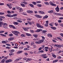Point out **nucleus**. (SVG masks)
I'll return each instance as SVG.
<instances>
[{
    "label": "nucleus",
    "mask_w": 63,
    "mask_h": 63,
    "mask_svg": "<svg viewBox=\"0 0 63 63\" xmlns=\"http://www.w3.org/2000/svg\"><path fill=\"white\" fill-rule=\"evenodd\" d=\"M42 11H38V13L40 14H42Z\"/></svg>",
    "instance_id": "57"
},
{
    "label": "nucleus",
    "mask_w": 63,
    "mask_h": 63,
    "mask_svg": "<svg viewBox=\"0 0 63 63\" xmlns=\"http://www.w3.org/2000/svg\"><path fill=\"white\" fill-rule=\"evenodd\" d=\"M23 3H24L25 5H27V2L25 1H24V2H23Z\"/></svg>",
    "instance_id": "35"
},
{
    "label": "nucleus",
    "mask_w": 63,
    "mask_h": 63,
    "mask_svg": "<svg viewBox=\"0 0 63 63\" xmlns=\"http://www.w3.org/2000/svg\"><path fill=\"white\" fill-rule=\"evenodd\" d=\"M44 3L45 4H46L47 5H48V3L47 2H45Z\"/></svg>",
    "instance_id": "37"
},
{
    "label": "nucleus",
    "mask_w": 63,
    "mask_h": 63,
    "mask_svg": "<svg viewBox=\"0 0 63 63\" xmlns=\"http://www.w3.org/2000/svg\"><path fill=\"white\" fill-rule=\"evenodd\" d=\"M35 16L36 17H38V18H42V17L41 16H40L39 15L37 14L35 15Z\"/></svg>",
    "instance_id": "10"
},
{
    "label": "nucleus",
    "mask_w": 63,
    "mask_h": 63,
    "mask_svg": "<svg viewBox=\"0 0 63 63\" xmlns=\"http://www.w3.org/2000/svg\"><path fill=\"white\" fill-rule=\"evenodd\" d=\"M22 52V51L20 50L17 52V54H20V53H21Z\"/></svg>",
    "instance_id": "20"
},
{
    "label": "nucleus",
    "mask_w": 63,
    "mask_h": 63,
    "mask_svg": "<svg viewBox=\"0 0 63 63\" xmlns=\"http://www.w3.org/2000/svg\"><path fill=\"white\" fill-rule=\"evenodd\" d=\"M37 26L38 27V28H43L44 27L42 25H41V24L38 23H37L36 24Z\"/></svg>",
    "instance_id": "2"
},
{
    "label": "nucleus",
    "mask_w": 63,
    "mask_h": 63,
    "mask_svg": "<svg viewBox=\"0 0 63 63\" xmlns=\"http://www.w3.org/2000/svg\"><path fill=\"white\" fill-rule=\"evenodd\" d=\"M60 35H61V36H62V37H63V33H61L60 34Z\"/></svg>",
    "instance_id": "63"
},
{
    "label": "nucleus",
    "mask_w": 63,
    "mask_h": 63,
    "mask_svg": "<svg viewBox=\"0 0 63 63\" xmlns=\"http://www.w3.org/2000/svg\"><path fill=\"white\" fill-rule=\"evenodd\" d=\"M26 59H27V58L24 57L23 58V60H26Z\"/></svg>",
    "instance_id": "53"
},
{
    "label": "nucleus",
    "mask_w": 63,
    "mask_h": 63,
    "mask_svg": "<svg viewBox=\"0 0 63 63\" xmlns=\"http://www.w3.org/2000/svg\"><path fill=\"white\" fill-rule=\"evenodd\" d=\"M48 17V16L47 15H45V16L44 17L43 19H45V18H47Z\"/></svg>",
    "instance_id": "28"
},
{
    "label": "nucleus",
    "mask_w": 63,
    "mask_h": 63,
    "mask_svg": "<svg viewBox=\"0 0 63 63\" xmlns=\"http://www.w3.org/2000/svg\"><path fill=\"white\" fill-rule=\"evenodd\" d=\"M7 13L8 14H11V12L9 11H7Z\"/></svg>",
    "instance_id": "40"
},
{
    "label": "nucleus",
    "mask_w": 63,
    "mask_h": 63,
    "mask_svg": "<svg viewBox=\"0 0 63 63\" xmlns=\"http://www.w3.org/2000/svg\"><path fill=\"white\" fill-rule=\"evenodd\" d=\"M0 17L1 18H5V17L3 16H0Z\"/></svg>",
    "instance_id": "46"
},
{
    "label": "nucleus",
    "mask_w": 63,
    "mask_h": 63,
    "mask_svg": "<svg viewBox=\"0 0 63 63\" xmlns=\"http://www.w3.org/2000/svg\"><path fill=\"white\" fill-rule=\"evenodd\" d=\"M58 61V60H54L53 61V63H55V62H56Z\"/></svg>",
    "instance_id": "31"
},
{
    "label": "nucleus",
    "mask_w": 63,
    "mask_h": 63,
    "mask_svg": "<svg viewBox=\"0 0 63 63\" xmlns=\"http://www.w3.org/2000/svg\"><path fill=\"white\" fill-rule=\"evenodd\" d=\"M29 5L32 8L34 7V5H33V4H30Z\"/></svg>",
    "instance_id": "34"
},
{
    "label": "nucleus",
    "mask_w": 63,
    "mask_h": 63,
    "mask_svg": "<svg viewBox=\"0 0 63 63\" xmlns=\"http://www.w3.org/2000/svg\"><path fill=\"white\" fill-rule=\"evenodd\" d=\"M17 16V14H14V16Z\"/></svg>",
    "instance_id": "62"
},
{
    "label": "nucleus",
    "mask_w": 63,
    "mask_h": 63,
    "mask_svg": "<svg viewBox=\"0 0 63 63\" xmlns=\"http://www.w3.org/2000/svg\"><path fill=\"white\" fill-rule=\"evenodd\" d=\"M55 10L57 12H59V8L58 7V5L57 6V7L55 8Z\"/></svg>",
    "instance_id": "7"
},
{
    "label": "nucleus",
    "mask_w": 63,
    "mask_h": 63,
    "mask_svg": "<svg viewBox=\"0 0 63 63\" xmlns=\"http://www.w3.org/2000/svg\"><path fill=\"white\" fill-rule=\"evenodd\" d=\"M32 4H34V5H36V3L35 2H32Z\"/></svg>",
    "instance_id": "39"
},
{
    "label": "nucleus",
    "mask_w": 63,
    "mask_h": 63,
    "mask_svg": "<svg viewBox=\"0 0 63 63\" xmlns=\"http://www.w3.org/2000/svg\"><path fill=\"white\" fill-rule=\"evenodd\" d=\"M28 22V24H30V25H31V22L30 21H29Z\"/></svg>",
    "instance_id": "33"
},
{
    "label": "nucleus",
    "mask_w": 63,
    "mask_h": 63,
    "mask_svg": "<svg viewBox=\"0 0 63 63\" xmlns=\"http://www.w3.org/2000/svg\"><path fill=\"white\" fill-rule=\"evenodd\" d=\"M21 37H24L25 36V35L23 34H21Z\"/></svg>",
    "instance_id": "52"
},
{
    "label": "nucleus",
    "mask_w": 63,
    "mask_h": 63,
    "mask_svg": "<svg viewBox=\"0 0 63 63\" xmlns=\"http://www.w3.org/2000/svg\"><path fill=\"white\" fill-rule=\"evenodd\" d=\"M60 25L62 27H63V24H60Z\"/></svg>",
    "instance_id": "64"
},
{
    "label": "nucleus",
    "mask_w": 63,
    "mask_h": 63,
    "mask_svg": "<svg viewBox=\"0 0 63 63\" xmlns=\"http://www.w3.org/2000/svg\"><path fill=\"white\" fill-rule=\"evenodd\" d=\"M53 48V47H51V48H49V49L50 51V52H51L52 50V49Z\"/></svg>",
    "instance_id": "19"
},
{
    "label": "nucleus",
    "mask_w": 63,
    "mask_h": 63,
    "mask_svg": "<svg viewBox=\"0 0 63 63\" xmlns=\"http://www.w3.org/2000/svg\"><path fill=\"white\" fill-rule=\"evenodd\" d=\"M47 32V31L44 30V31H43V33H46V32Z\"/></svg>",
    "instance_id": "55"
},
{
    "label": "nucleus",
    "mask_w": 63,
    "mask_h": 63,
    "mask_svg": "<svg viewBox=\"0 0 63 63\" xmlns=\"http://www.w3.org/2000/svg\"><path fill=\"white\" fill-rule=\"evenodd\" d=\"M51 29H52L53 30H56V27H51Z\"/></svg>",
    "instance_id": "27"
},
{
    "label": "nucleus",
    "mask_w": 63,
    "mask_h": 63,
    "mask_svg": "<svg viewBox=\"0 0 63 63\" xmlns=\"http://www.w3.org/2000/svg\"><path fill=\"white\" fill-rule=\"evenodd\" d=\"M6 16H8V17H13V15L12 16V15L8 14L6 15Z\"/></svg>",
    "instance_id": "12"
},
{
    "label": "nucleus",
    "mask_w": 63,
    "mask_h": 63,
    "mask_svg": "<svg viewBox=\"0 0 63 63\" xmlns=\"http://www.w3.org/2000/svg\"><path fill=\"white\" fill-rule=\"evenodd\" d=\"M14 37H11L9 38L8 39V40L9 41H12V40H14Z\"/></svg>",
    "instance_id": "13"
},
{
    "label": "nucleus",
    "mask_w": 63,
    "mask_h": 63,
    "mask_svg": "<svg viewBox=\"0 0 63 63\" xmlns=\"http://www.w3.org/2000/svg\"><path fill=\"white\" fill-rule=\"evenodd\" d=\"M37 26L38 27V28H43L44 27L42 25H41V24L38 23H37L36 24Z\"/></svg>",
    "instance_id": "1"
},
{
    "label": "nucleus",
    "mask_w": 63,
    "mask_h": 63,
    "mask_svg": "<svg viewBox=\"0 0 63 63\" xmlns=\"http://www.w3.org/2000/svg\"><path fill=\"white\" fill-rule=\"evenodd\" d=\"M48 47H46L44 48V49L46 51H47L48 50L47 49H48Z\"/></svg>",
    "instance_id": "15"
},
{
    "label": "nucleus",
    "mask_w": 63,
    "mask_h": 63,
    "mask_svg": "<svg viewBox=\"0 0 63 63\" xmlns=\"http://www.w3.org/2000/svg\"><path fill=\"white\" fill-rule=\"evenodd\" d=\"M33 13V11L30 10L29 14H31L32 13Z\"/></svg>",
    "instance_id": "58"
},
{
    "label": "nucleus",
    "mask_w": 63,
    "mask_h": 63,
    "mask_svg": "<svg viewBox=\"0 0 63 63\" xmlns=\"http://www.w3.org/2000/svg\"><path fill=\"white\" fill-rule=\"evenodd\" d=\"M42 49V47H40L38 49V50H41V49Z\"/></svg>",
    "instance_id": "44"
},
{
    "label": "nucleus",
    "mask_w": 63,
    "mask_h": 63,
    "mask_svg": "<svg viewBox=\"0 0 63 63\" xmlns=\"http://www.w3.org/2000/svg\"><path fill=\"white\" fill-rule=\"evenodd\" d=\"M30 31L32 33H34V31L32 30H31Z\"/></svg>",
    "instance_id": "59"
},
{
    "label": "nucleus",
    "mask_w": 63,
    "mask_h": 63,
    "mask_svg": "<svg viewBox=\"0 0 63 63\" xmlns=\"http://www.w3.org/2000/svg\"><path fill=\"white\" fill-rule=\"evenodd\" d=\"M3 24V23L1 22H0V27H2V25Z\"/></svg>",
    "instance_id": "38"
},
{
    "label": "nucleus",
    "mask_w": 63,
    "mask_h": 63,
    "mask_svg": "<svg viewBox=\"0 0 63 63\" xmlns=\"http://www.w3.org/2000/svg\"><path fill=\"white\" fill-rule=\"evenodd\" d=\"M6 45L7 46H11L10 44H6Z\"/></svg>",
    "instance_id": "50"
},
{
    "label": "nucleus",
    "mask_w": 63,
    "mask_h": 63,
    "mask_svg": "<svg viewBox=\"0 0 63 63\" xmlns=\"http://www.w3.org/2000/svg\"><path fill=\"white\" fill-rule=\"evenodd\" d=\"M26 34L27 35V36H31V34L29 33H26Z\"/></svg>",
    "instance_id": "21"
},
{
    "label": "nucleus",
    "mask_w": 63,
    "mask_h": 63,
    "mask_svg": "<svg viewBox=\"0 0 63 63\" xmlns=\"http://www.w3.org/2000/svg\"><path fill=\"white\" fill-rule=\"evenodd\" d=\"M57 38H58V39H59V40H61V38H60V37H57Z\"/></svg>",
    "instance_id": "61"
},
{
    "label": "nucleus",
    "mask_w": 63,
    "mask_h": 63,
    "mask_svg": "<svg viewBox=\"0 0 63 63\" xmlns=\"http://www.w3.org/2000/svg\"><path fill=\"white\" fill-rule=\"evenodd\" d=\"M10 51L11 52H13L15 51V50L13 49L11 50H10Z\"/></svg>",
    "instance_id": "36"
},
{
    "label": "nucleus",
    "mask_w": 63,
    "mask_h": 63,
    "mask_svg": "<svg viewBox=\"0 0 63 63\" xmlns=\"http://www.w3.org/2000/svg\"><path fill=\"white\" fill-rule=\"evenodd\" d=\"M27 60H28L29 61H31L32 60V59L28 58Z\"/></svg>",
    "instance_id": "56"
},
{
    "label": "nucleus",
    "mask_w": 63,
    "mask_h": 63,
    "mask_svg": "<svg viewBox=\"0 0 63 63\" xmlns=\"http://www.w3.org/2000/svg\"><path fill=\"white\" fill-rule=\"evenodd\" d=\"M58 22L59 23H61L62 22V21L61 20H58Z\"/></svg>",
    "instance_id": "47"
},
{
    "label": "nucleus",
    "mask_w": 63,
    "mask_h": 63,
    "mask_svg": "<svg viewBox=\"0 0 63 63\" xmlns=\"http://www.w3.org/2000/svg\"><path fill=\"white\" fill-rule=\"evenodd\" d=\"M12 33L13 34H14L16 36H18V34L19 33V32H17L16 31H12Z\"/></svg>",
    "instance_id": "3"
},
{
    "label": "nucleus",
    "mask_w": 63,
    "mask_h": 63,
    "mask_svg": "<svg viewBox=\"0 0 63 63\" xmlns=\"http://www.w3.org/2000/svg\"><path fill=\"white\" fill-rule=\"evenodd\" d=\"M30 28H27V27H23V29L25 31H28V29H29Z\"/></svg>",
    "instance_id": "6"
},
{
    "label": "nucleus",
    "mask_w": 63,
    "mask_h": 63,
    "mask_svg": "<svg viewBox=\"0 0 63 63\" xmlns=\"http://www.w3.org/2000/svg\"><path fill=\"white\" fill-rule=\"evenodd\" d=\"M44 52V51H43L42 50H41L40 51H39L38 53L37 52V53H40V52H41V53H43Z\"/></svg>",
    "instance_id": "26"
},
{
    "label": "nucleus",
    "mask_w": 63,
    "mask_h": 63,
    "mask_svg": "<svg viewBox=\"0 0 63 63\" xmlns=\"http://www.w3.org/2000/svg\"><path fill=\"white\" fill-rule=\"evenodd\" d=\"M2 25L3 27L6 28V29H7L8 27H7V24L4 23V24H3Z\"/></svg>",
    "instance_id": "5"
},
{
    "label": "nucleus",
    "mask_w": 63,
    "mask_h": 63,
    "mask_svg": "<svg viewBox=\"0 0 63 63\" xmlns=\"http://www.w3.org/2000/svg\"><path fill=\"white\" fill-rule=\"evenodd\" d=\"M47 36L49 37H52V35L50 33H49L47 34Z\"/></svg>",
    "instance_id": "18"
},
{
    "label": "nucleus",
    "mask_w": 63,
    "mask_h": 63,
    "mask_svg": "<svg viewBox=\"0 0 63 63\" xmlns=\"http://www.w3.org/2000/svg\"><path fill=\"white\" fill-rule=\"evenodd\" d=\"M53 12V11L52 10L49 11L48 12V13H50V14H51V13H52Z\"/></svg>",
    "instance_id": "30"
},
{
    "label": "nucleus",
    "mask_w": 63,
    "mask_h": 63,
    "mask_svg": "<svg viewBox=\"0 0 63 63\" xmlns=\"http://www.w3.org/2000/svg\"><path fill=\"white\" fill-rule=\"evenodd\" d=\"M7 43V41H2V44H5V43Z\"/></svg>",
    "instance_id": "22"
},
{
    "label": "nucleus",
    "mask_w": 63,
    "mask_h": 63,
    "mask_svg": "<svg viewBox=\"0 0 63 63\" xmlns=\"http://www.w3.org/2000/svg\"><path fill=\"white\" fill-rule=\"evenodd\" d=\"M13 25H9V27L10 28H12L13 27Z\"/></svg>",
    "instance_id": "43"
},
{
    "label": "nucleus",
    "mask_w": 63,
    "mask_h": 63,
    "mask_svg": "<svg viewBox=\"0 0 63 63\" xmlns=\"http://www.w3.org/2000/svg\"><path fill=\"white\" fill-rule=\"evenodd\" d=\"M53 14L55 15H61V14H59L58 13H56L55 12H53Z\"/></svg>",
    "instance_id": "14"
},
{
    "label": "nucleus",
    "mask_w": 63,
    "mask_h": 63,
    "mask_svg": "<svg viewBox=\"0 0 63 63\" xmlns=\"http://www.w3.org/2000/svg\"><path fill=\"white\" fill-rule=\"evenodd\" d=\"M12 61V60L11 59H9V60H6L5 61V62L6 63H8V62H11Z\"/></svg>",
    "instance_id": "11"
},
{
    "label": "nucleus",
    "mask_w": 63,
    "mask_h": 63,
    "mask_svg": "<svg viewBox=\"0 0 63 63\" xmlns=\"http://www.w3.org/2000/svg\"><path fill=\"white\" fill-rule=\"evenodd\" d=\"M9 36H10V37H12V36H13V34L12 33H11L9 35Z\"/></svg>",
    "instance_id": "42"
},
{
    "label": "nucleus",
    "mask_w": 63,
    "mask_h": 63,
    "mask_svg": "<svg viewBox=\"0 0 63 63\" xmlns=\"http://www.w3.org/2000/svg\"><path fill=\"white\" fill-rule=\"evenodd\" d=\"M44 42L43 40H41L39 41H36L35 42V43L36 44H41L42 43H43Z\"/></svg>",
    "instance_id": "4"
},
{
    "label": "nucleus",
    "mask_w": 63,
    "mask_h": 63,
    "mask_svg": "<svg viewBox=\"0 0 63 63\" xmlns=\"http://www.w3.org/2000/svg\"><path fill=\"white\" fill-rule=\"evenodd\" d=\"M57 47H59V48H61V45H58Z\"/></svg>",
    "instance_id": "48"
},
{
    "label": "nucleus",
    "mask_w": 63,
    "mask_h": 63,
    "mask_svg": "<svg viewBox=\"0 0 63 63\" xmlns=\"http://www.w3.org/2000/svg\"><path fill=\"white\" fill-rule=\"evenodd\" d=\"M61 58V56H59L58 58V59H60Z\"/></svg>",
    "instance_id": "49"
},
{
    "label": "nucleus",
    "mask_w": 63,
    "mask_h": 63,
    "mask_svg": "<svg viewBox=\"0 0 63 63\" xmlns=\"http://www.w3.org/2000/svg\"><path fill=\"white\" fill-rule=\"evenodd\" d=\"M23 12V9L22 8H20L19 9V12L20 13H21Z\"/></svg>",
    "instance_id": "17"
},
{
    "label": "nucleus",
    "mask_w": 63,
    "mask_h": 63,
    "mask_svg": "<svg viewBox=\"0 0 63 63\" xmlns=\"http://www.w3.org/2000/svg\"><path fill=\"white\" fill-rule=\"evenodd\" d=\"M40 30L39 29H37V30L35 31V32H39Z\"/></svg>",
    "instance_id": "32"
},
{
    "label": "nucleus",
    "mask_w": 63,
    "mask_h": 63,
    "mask_svg": "<svg viewBox=\"0 0 63 63\" xmlns=\"http://www.w3.org/2000/svg\"><path fill=\"white\" fill-rule=\"evenodd\" d=\"M33 36L35 37V38H37L38 37V35L36 34H34L33 35Z\"/></svg>",
    "instance_id": "23"
},
{
    "label": "nucleus",
    "mask_w": 63,
    "mask_h": 63,
    "mask_svg": "<svg viewBox=\"0 0 63 63\" xmlns=\"http://www.w3.org/2000/svg\"><path fill=\"white\" fill-rule=\"evenodd\" d=\"M20 5L23 7H25V5L22 3H21Z\"/></svg>",
    "instance_id": "25"
},
{
    "label": "nucleus",
    "mask_w": 63,
    "mask_h": 63,
    "mask_svg": "<svg viewBox=\"0 0 63 63\" xmlns=\"http://www.w3.org/2000/svg\"><path fill=\"white\" fill-rule=\"evenodd\" d=\"M37 6L38 7H41V4H37Z\"/></svg>",
    "instance_id": "45"
},
{
    "label": "nucleus",
    "mask_w": 63,
    "mask_h": 63,
    "mask_svg": "<svg viewBox=\"0 0 63 63\" xmlns=\"http://www.w3.org/2000/svg\"><path fill=\"white\" fill-rule=\"evenodd\" d=\"M5 62V60L4 59H3L1 61L0 63H4Z\"/></svg>",
    "instance_id": "24"
},
{
    "label": "nucleus",
    "mask_w": 63,
    "mask_h": 63,
    "mask_svg": "<svg viewBox=\"0 0 63 63\" xmlns=\"http://www.w3.org/2000/svg\"><path fill=\"white\" fill-rule=\"evenodd\" d=\"M33 48H35V47H36V46L35 45H33Z\"/></svg>",
    "instance_id": "54"
},
{
    "label": "nucleus",
    "mask_w": 63,
    "mask_h": 63,
    "mask_svg": "<svg viewBox=\"0 0 63 63\" xmlns=\"http://www.w3.org/2000/svg\"><path fill=\"white\" fill-rule=\"evenodd\" d=\"M49 3L50 5H51V6H56V5L53 3H52V2L50 1Z\"/></svg>",
    "instance_id": "8"
},
{
    "label": "nucleus",
    "mask_w": 63,
    "mask_h": 63,
    "mask_svg": "<svg viewBox=\"0 0 63 63\" xmlns=\"http://www.w3.org/2000/svg\"><path fill=\"white\" fill-rule=\"evenodd\" d=\"M10 53L9 54V55L10 56H11V55H14V53L13 52H11V51H10Z\"/></svg>",
    "instance_id": "16"
},
{
    "label": "nucleus",
    "mask_w": 63,
    "mask_h": 63,
    "mask_svg": "<svg viewBox=\"0 0 63 63\" xmlns=\"http://www.w3.org/2000/svg\"><path fill=\"white\" fill-rule=\"evenodd\" d=\"M52 56L54 58H56V55H52Z\"/></svg>",
    "instance_id": "41"
},
{
    "label": "nucleus",
    "mask_w": 63,
    "mask_h": 63,
    "mask_svg": "<svg viewBox=\"0 0 63 63\" xmlns=\"http://www.w3.org/2000/svg\"><path fill=\"white\" fill-rule=\"evenodd\" d=\"M4 31H0V33H4Z\"/></svg>",
    "instance_id": "60"
},
{
    "label": "nucleus",
    "mask_w": 63,
    "mask_h": 63,
    "mask_svg": "<svg viewBox=\"0 0 63 63\" xmlns=\"http://www.w3.org/2000/svg\"><path fill=\"white\" fill-rule=\"evenodd\" d=\"M14 25H17L18 24V23L17 22H14Z\"/></svg>",
    "instance_id": "29"
},
{
    "label": "nucleus",
    "mask_w": 63,
    "mask_h": 63,
    "mask_svg": "<svg viewBox=\"0 0 63 63\" xmlns=\"http://www.w3.org/2000/svg\"><path fill=\"white\" fill-rule=\"evenodd\" d=\"M46 54H43L42 55V58H47V56H46Z\"/></svg>",
    "instance_id": "9"
},
{
    "label": "nucleus",
    "mask_w": 63,
    "mask_h": 63,
    "mask_svg": "<svg viewBox=\"0 0 63 63\" xmlns=\"http://www.w3.org/2000/svg\"><path fill=\"white\" fill-rule=\"evenodd\" d=\"M31 19H31V18H28L27 19V20H31Z\"/></svg>",
    "instance_id": "51"
}]
</instances>
